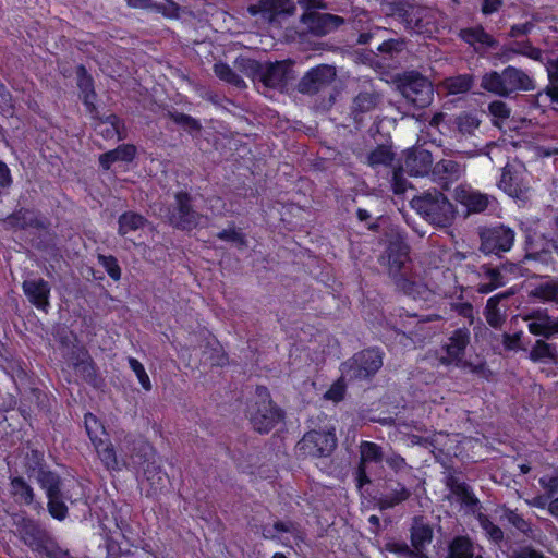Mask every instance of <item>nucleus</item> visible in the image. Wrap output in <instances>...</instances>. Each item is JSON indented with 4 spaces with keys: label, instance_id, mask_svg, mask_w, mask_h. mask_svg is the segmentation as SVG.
I'll return each mask as SVG.
<instances>
[{
    "label": "nucleus",
    "instance_id": "603ef678",
    "mask_svg": "<svg viewBox=\"0 0 558 558\" xmlns=\"http://www.w3.org/2000/svg\"><path fill=\"white\" fill-rule=\"evenodd\" d=\"M219 240L234 243L238 247H247L246 235L235 227L223 229L217 233Z\"/></svg>",
    "mask_w": 558,
    "mask_h": 558
},
{
    "label": "nucleus",
    "instance_id": "cd10ccee",
    "mask_svg": "<svg viewBox=\"0 0 558 558\" xmlns=\"http://www.w3.org/2000/svg\"><path fill=\"white\" fill-rule=\"evenodd\" d=\"M433 539V529L422 517H416L411 526V544L413 549L424 551Z\"/></svg>",
    "mask_w": 558,
    "mask_h": 558
},
{
    "label": "nucleus",
    "instance_id": "864d4df0",
    "mask_svg": "<svg viewBox=\"0 0 558 558\" xmlns=\"http://www.w3.org/2000/svg\"><path fill=\"white\" fill-rule=\"evenodd\" d=\"M481 527L484 530L486 536L494 543L499 544L504 541V531L493 523L488 517L484 514L478 515Z\"/></svg>",
    "mask_w": 558,
    "mask_h": 558
},
{
    "label": "nucleus",
    "instance_id": "e2e57ef3",
    "mask_svg": "<svg viewBox=\"0 0 558 558\" xmlns=\"http://www.w3.org/2000/svg\"><path fill=\"white\" fill-rule=\"evenodd\" d=\"M77 86L83 94L95 92L92 76L87 73L84 65H78L76 69Z\"/></svg>",
    "mask_w": 558,
    "mask_h": 558
},
{
    "label": "nucleus",
    "instance_id": "69168bd1",
    "mask_svg": "<svg viewBox=\"0 0 558 558\" xmlns=\"http://www.w3.org/2000/svg\"><path fill=\"white\" fill-rule=\"evenodd\" d=\"M43 461H44L43 453L39 452L38 450H32L26 456V462H25L26 472L28 474H31V472H34V471L39 472V470L43 469L41 468Z\"/></svg>",
    "mask_w": 558,
    "mask_h": 558
},
{
    "label": "nucleus",
    "instance_id": "0eeeda50",
    "mask_svg": "<svg viewBox=\"0 0 558 558\" xmlns=\"http://www.w3.org/2000/svg\"><path fill=\"white\" fill-rule=\"evenodd\" d=\"M399 88L403 97L416 108H426L433 101L432 82L416 71L405 72L400 80Z\"/></svg>",
    "mask_w": 558,
    "mask_h": 558
},
{
    "label": "nucleus",
    "instance_id": "f704fd0d",
    "mask_svg": "<svg viewBox=\"0 0 558 558\" xmlns=\"http://www.w3.org/2000/svg\"><path fill=\"white\" fill-rule=\"evenodd\" d=\"M501 518L511 524L517 531L522 533L525 537L535 539L536 530L532 527L531 522L525 520L522 514L517 510L504 508Z\"/></svg>",
    "mask_w": 558,
    "mask_h": 558
},
{
    "label": "nucleus",
    "instance_id": "774afa93",
    "mask_svg": "<svg viewBox=\"0 0 558 558\" xmlns=\"http://www.w3.org/2000/svg\"><path fill=\"white\" fill-rule=\"evenodd\" d=\"M538 482L548 497L558 494V473L556 475H544Z\"/></svg>",
    "mask_w": 558,
    "mask_h": 558
},
{
    "label": "nucleus",
    "instance_id": "680f3d73",
    "mask_svg": "<svg viewBox=\"0 0 558 558\" xmlns=\"http://www.w3.org/2000/svg\"><path fill=\"white\" fill-rule=\"evenodd\" d=\"M129 365H130L131 369L136 374L137 379H138L140 384L142 385V387L146 391H149L151 389V384H150V379H149L143 364L134 357H129Z\"/></svg>",
    "mask_w": 558,
    "mask_h": 558
},
{
    "label": "nucleus",
    "instance_id": "7c9ffc66",
    "mask_svg": "<svg viewBox=\"0 0 558 558\" xmlns=\"http://www.w3.org/2000/svg\"><path fill=\"white\" fill-rule=\"evenodd\" d=\"M72 365L76 374L81 376L86 383L96 385V366L86 351H80L75 357H72Z\"/></svg>",
    "mask_w": 558,
    "mask_h": 558
},
{
    "label": "nucleus",
    "instance_id": "3c124183",
    "mask_svg": "<svg viewBox=\"0 0 558 558\" xmlns=\"http://www.w3.org/2000/svg\"><path fill=\"white\" fill-rule=\"evenodd\" d=\"M95 447L97 449V453L100 460L102 461L107 469H118L116 451L111 444H104L102 440L99 439L98 442L96 441Z\"/></svg>",
    "mask_w": 558,
    "mask_h": 558
},
{
    "label": "nucleus",
    "instance_id": "dca6fc26",
    "mask_svg": "<svg viewBox=\"0 0 558 558\" xmlns=\"http://www.w3.org/2000/svg\"><path fill=\"white\" fill-rule=\"evenodd\" d=\"M470 341L471 333L468 328L456 329L448 338V342L442 347L446 355L439 357V363L444 366L462 365Z\"/></svg>",
    "mask_w": 558,
    "mask_h": 558
},
{
    "label": "nucleus",
    "instance_id": "20e7f679",
    "mask_svg": "<svg viewBox=\"0 0 558 558\" xmlns=\"http://www.w3.org/2000/svg\"><path fill=\"white\" fill-rule=\"evenodd\" d=\"M481 87L500 97H509L518 92L534 90L535 84L523 70L508 65L501 72L490 71L484 74Z\"/></svg>",
    "mask_w": 558,
    "mask_h": 558
},
{
    "label": "nucleus",
    "instance_id": "a211bd4d",
    "mask_svg": "<svg viewBox=\"0 0 558 558\" xmlns=\"http://www.w3.org/2000/svg\"><path fill=\"white\" fill-rule=\"evenodd\" d=\"M454 199L466 208L468 214L484 213L496 203L494 196L481 193L466 185H459L454 189Z\"/></svg>",
    "mask_w": 558,
    "mask_h": 558
},
{
    "label": "nucleus",
    "instance_id": "338daca9",
    "mask_svg": "<svg viewBox=\"0 0 558 558\" xmlns=\"http://www.w3.org/2000/svg\"><path fill=\"white\" fill-rule=\"evenodd\" d=\"M484 277L488 280L489 283H493L495 288L502 287L505 284V278L498 267H488L483 266Z\"/></svg>",
    "mask_w": 558,
    "mask_h": 558
},
{
    "label": "nucleus",
    "instance_id": "4468645a",
    "mask_svg": "<svg viewBox=\"0 0 558 558\" xmlns=\"http://www.w3.org/2000/svg\"><path fill=\"white\" fill-rule=\"evenodd\" d=\"M296 7L292 0H259L247 9L253 16L260 15L264 22L279 23L282 19L294 15Z\"/></svg>",
    "mask_w": 558,
    "mask_h": 558
},
{
    "label": "nucleus",
    "instance_id": "c85d7f7f",
    "mask_svg": "<svg viewBox=\"0 0 558 558\" xmlns=\"http://www.w3.org/2000/svg\"><path fill=\"white\" fill-rule=\"evenodd\" d=\"M529 359L534 363L558 364V350L553 343L538 339L533 344L529 353Z\"/></svg>",
    "mask_w": 558,
    "mask_h": 558
},
{
    "label": "nucleus",
    "instance_id": "c03bdc74",
    "mask_svg": "<svg viewBox=\"0 0 558 558\" xmlns=\"http://www.w3.org/2000/svg\"><path fill=\"white\" fill-rule=\"evenodd\" d=\"M505 312L506 310L501 311L499 307L498 296H492L487 300L484 315L490 327L495 329L501 328L506 320Z\"/></svg>",
    "mask_w": 558,
    "mask_h": 558
},
{
    "label": "nucleus",
    "instance_id": "a18cd8bd",
    "mask_svg": "<svg viewBox=\"0 0 558 558\" xmlns=\"http://www.w3.org/2000/svg\"><path fill=\"white\" fill-rule=\"evenodd\" d=\"M47 509L49 514L58 520L63 521L69 514V508L65 505L64 500L69 499V497L62 492L54 495L47 496Z\"/></svg>",
    "mask_w": 558,
    "mask_h": 558
},
{
    "label": "nucleus",
    "instance_id": "f3484780",
    "mask_svg": "<svg viewBox=\"0 0 558 558\" xmlns=\"http://www.w3.org/2000/svg\"><path fill=\"white\" fill-rule=\"evenodd\" d=\"M300 21L306 26V29L315 36H325L340 26L345 20L339 15L320 12H304Z\"/></svg>",
    "mask_w": 558,
    "mask_h": 558
},
{
    "label": "nucleus",
    "instance_id": "052dcab7",
    "mask_svg": "<svg viewBox=\"0 0 558 558\" xmlns=\"http://www.w3.org/2000/svg\"><path fill=\"white\" fill-rule=\"evenodd\" d=\"M387 465L397 474L411 473L412 466L409 465L403 457L398 453H392L385 459Z\"/></svg>",
    "mask_w": 558,
    "mask_h": 558
},
{
    "label": "nucleus",
    "instance_id": "37998d69",
    "mask_svg": "<svg viewBox=\"0 0 558 558\" xmlns=\"http://www.w3.org/2000/svg\"><path fill=\"white\" fill-rule=\"evenodd\" d=\"M554 239H547L543 234L536 232H527L525 235V254L524 260L531 258L536 253L542 252L548 246H553Z\"/></svg>",
    "mask_w": 558,
    "mask_h": 558
},
{
    "label": "nucleus",
    "instance_id": "13d9d810",
    "mask_svg": "<svg viewBox=\"0 0 558 558\" xmlns=\"http://www.w3.org/2000/svg\"><path fill=\"white\" fill-rule=\"evenodd\" d=\"M405 48V41L403 39H389L383 41L377 50L383 54H388L390 58L402 52Z\"/></svg>",
    "mask_w": 558,
    "mask_h": 558
},
{
    "label": "nucleus",
    "instance_id": "6e6552de",
    "mask_svg": "<svg viewBox=\"0 0 558 558\" xmlns=\"http://www.w3.org/2000/svg\"><path fill=\"white\" fill-rule=\"evenodd\" d=\"M192 201L185 191L174 194V202L168 208V221L172 227L190 231L199 225L203 216L194 209Z\"/></svg>",
    "mask_w": 558,
    "mask_h": 558
},
{
    "label": "nucleus",
    "instance_id": "79ce46f5",
    "mask_svg": "<svg viewBox=\"0 0 558 558\" xmlns=\"http://www.w3.org/2000/svg\"><path fill=\"white\" fill-rule=\"evenodd\" d=\"M147 222V219L134 211H125L118 219V233L125 235L130 231H136L143 228Z\"/></svg>",
    "mask_w": 558,
    "mask_h": 558
},
{
    "label": "nucleus",
    "instance_id": "bf43d9fd",
    "mask_svg": "<svg viewBox=\"0 0 558 558\" xmlns=\"http://www.w3.org/2000/svg\"><path fill=\"white\" fill-rule=\"evenodd\" d=\"M488 111L494 117V125H499L498 120L504 121L509 118L510 109L507 104L501 100H494L488 105Z\"/></svg>",
    "mask_w": 558,
    "mask_h": 558
},
{
    "label": "nucleus",
    "instance_id": "1a4fd4ad",
    "mask_svg": "<svg viewBox=\"0 0 558 558\" xmlns=\"http://www.w3.org/2000/svg\"><path fill=\"white\" fill-rule=\"evenodd\" d=\"M387 235V247L380 257L381 264L388 267L389 275L393 278L401 276V270L409 262L410 247L405 236L399 231L391 230Z\"/></svg>",
    "mask_w": 558,
    "mask_h": 558
},
{
    "label": "nucleus",
    "instance_id": "5fc2aeb1",
    "mask_svg": "<svg viewBox=\"0 0 558 558\" xmlns=\"http://www.w3.org/2000/svg\"><path fill=\"white\" fill-rule=\"evenodd\" d=\"M386 549L399 555L400 558H428L424 551L411 549L404 543H388L386 544Z\"/></svg>",
    "mask_w": 558,
    "mask_h": 558
},
{
    "label": "nucleus",
    "instance_id": "b1692460",
    "mask_svg": "<svg viewBox=\"0 0 558 558\" xmlns=\"http://www.w3.org/2000/svg\"><path fill=\"white\" fill-rule=\"evenodd\" d=\"M23 291L28 301L38 308L49 306L50 286L44 279L25 280L23 282Z\"/></svg>",
    "mask_w": 558,
    "mask_h": 558
},
{
    "label": "nucleus",
    "instance_id": "09e8293b",
    "mask_svg": "<svg viewBox=\"0 0 558 558\" xmlns=\"http://www.w3.org/2000/svg\"><path fill=\"white\" fill-rule=\"evenodd\" d=\"M294 524L291 521H276L272 525L266 524L256 526V531L260 532L265 539H276L280 533H291Z\"/></svg>",
    "mask_w": 558,
    "mask_h": 558
},
{
    "label": "nucleus",
    "instance_id": "aec40b11",
    "mask_svg": "<svg viewBox=\"0 0 558 558\" xmlns=\"http://www.w3.org/2000/svg\"><path fill=\"white\" fill-rule=\"evenodd\" d=\"M432 153L421 147H413L405 153L404 171L412 177L429 174L433 165Z\"/></svg>",
    "mask_w": 558,
    "mask_h": 558
},
{
    "label": "nucleus",
    "instance_id": "a878e982",
    "mask_svg": "<svg viewBox=\"0 0 558 558\" xmlns=\"http://www.w3.org/2000/svg\"><path fill=\"white\" fill-rule=\"evenodd\" d=\"M4 225L7 229H20L24 230L27 228L39 229L43 228V222L38 219L36 213L31 209L21 208L9 215Z\"/></svg>",
    "mask_w": 558,
    "mask_h": 558
},
{
    "label": "nucleus",
    "instance_id": "412c9836",
    "mask_svg": "<svg viewBox=\"0 0 558 558\" xmlns=\"http://www.w3.org/2000/svg\"><path fill=\"white\" fill-rule=\"evenodd\" d=\"M429 175L441 189L448 190L451 183L461 177V166L454 160L441 159L432 165Z\"/></svg>",
    "mask_w": 558,
    "mask_h": 558
},
{
    "label": "nucleus",
    "instance_id": "4d7b16f0",
    "mask_svg": "<svg viewBox=\"0 0 558 558\" xmlns=\"http://www.w3.org/2000/svg\"><path fill=\"white\" fill-rule=\"evenodd\" d=\"M98 259H99V263L101 264V266L105 268V270L107 271V274L109 275V277L112 280H114V281L120 280L121 268L118 264V259L114 256L99 255Z\"/></svg>",
    "mask_w": 558,
    "mask_h": 558
},
{
    "label": "nucleus",
    "instance_id": "c756f323",
    "mask_svg": "<svg viewBox=\"0 0 558 558\" xmlns=\"http://www.w3.org/2000/svg\"><path fill=\"white\" fill-rule=\"evenodd\" d=\"M136 147L132 144H123L116 149L109 150L99 156V165L104 170H109L111 165L116 161L130 162L134 159Z\"/></svg>",
    "mask_w": 558,
    "mask_h": 558
},
{
    "label": "nucleus",
    "instance_id": "5701e85b",
    "mask_svg": "<svg viewBox=\"0 0 558 558\" xmlns=\"http://www.w3.org/2000/svg\"><path fill=\"white\" fill-rule=\"evenodd\" d=\"M411 495L412 492L405 484L389 478L386 481V493L378 499V506L381 510L391 509L407 501Z\"/></svg>",
    "mask_w": 558,
    "mask_h": 558
},
{
    "label": "nucleus",
    "instance_id": "6ab92c4d",
    "mask_svg": "<svg viewBox=\"0 0 558 558\" xmlns=\"http://www.w3.org/2000/svg\"><path fill=\"white\" fill-rule=\"evenodd\" d=\"M459 38L473 47L474 51L478 54H484L488 50L498 47V40L488 34L482 25L461 28Z\"/></svg>",
    "mask_w": 558,
    "mask_h": 558
},
{
    "label": "nucleus",
    "instance_id": "e433bc0d",
    "mask_svg": "<svg viewBox=\"0 0 558 558\" xmlns=\"http://www.w3.org/2000/svg\"><path fill=\"white\" fill-rule=\"evenodd\" d=\"M474 84V76L471 74H459L446 77L442 81L444 89L450 95L468 93Z\"/></svg>",
    "mask_w": 558,
    "mask_h": 558
},
{
    "label": "nucleus",
    "instance_id": "4c0bfd02",
    "mask_svg": "<svg viewBox=\"0 0 558 558\" xmlns=\"http://www.w3.org/2000/svg\"><path fill=\"white\" fill-rule=\"evenodd\" d=\"M511 53L522 54L532 60L544 62V51L534 47L529 40L513 43L508 49L504 51L502 57L506 60H509V56Z\"/></svg>",
    "mask_w": 558,
    "mask_h": 558
},
{
    "label": "nucleus",
    "instance_id": "49530a36",
    "mask_svg": "<svg viewBox=\"0 0 558 558\" xmlns=\"http://www.w3.org/2000/svg\"><path fill=\"white\" fill-rule=\"evenodd\" d=\"M360 463L366 465L374 462L379 463L384 460L383 448L372 441H362L360 445Z\"/></svg>",
    "mask_w": 558,
    "mask_h": 558
},
{
    "label": "nucleus",
    "instance_id": "de8ad7c7",
    "mask_svg": "<svg viewBox=\"0 0 558 558\" xmlns=\"http://www.w3.org/2000/svg\"><path fill=\"white\" fill-rule=\"evenodd\" d=\"M533 298L558 303V281L548 280L537 284L532 291Z\"/></svg>",
    "mask_w": 558,
    "mask_h": 558
},
{
    "label": "nucleus",
    "instance_id": "423d86ee",
    "mask_svg": "<svg viewBox=\"0 0 558 558\" xmlns=\"http://www.w3.org/2000/svg\"><path fill=\"white\" fill-rule=\"evenodd\" d=\"M256 395L258 400L250 409V422L256 432L267 434L283 421L284 411L272 402L266 387L257 386Z\"/></svg>",
    "mask_w": 558,
    "mask_h": 558
},
{
    "label": "nucleus",
    "instance_id": "9d476101",
    "mask_svg": "<svg viewBox=\"0 0 558 558\" xmlns=\"http://www.w3.org/2000/svg\"><path fill=\"white\" fill-rule=\"evenodd\" d=\"M236 62L250 70L266 87L283 88L287 85L289 68L283 62L262 64L251 59H241Z\"/></svg>",
    "mask_w": 558,
    "mask_h": 558
},
{
    "label": "nucleus",
    "instance_id": "9b49d317",
    "mask_svg": "<svg viewBox=\"0 0 558 558\" xmlns=\"http://www.w3.org/2000/svg\"><path fill=\"white\" fill-rule=\"evenodd\" d=\"M337 447V437L329 430H310L298 442L301 456L322 458L330 456Z\"/></svg>",
    "mask_w": 558,
    "mask_h": 558
},
{
    "label": "nucleus",
    "instance_id": "39448f33",
    "mask_svg": "<svg viewBox=\"0 0 558 558\" xmlns=\"http://www.w3.org/2000/svg\"><path fill=\"white\" fill-rule=\"evenodd\" d=\"M381 366L383 352L375 348L365 349L341 364V378L348 383L369 380Z\"/></svg>",
    "mask_w": 558,
    "mask_h": 558
},
{
    "label": "nucleus",
    "instance_id": "393cba45",
    "mask_svg": "<svg viewBox=\"0 0 558 558\" xmlns=\"http://www.w3.org/2000/svg\"><path fill=\"white\" fill-rule=\"evenodd\" d=\"M498 186L506 194L518 199H523L527 191L520 175L508 165L502 169Z\"/></svg>",
    "mask_w": 558,
    "mask_h": 558
},
{
    "label": "nucleus",
    "instance_id": "c9c22d12",
    "mask_svg": "<svg viewBox=\"0 0 558 558\" xmlns=\"http://www.w3.org/2000/svg\"><path fill=\"white\" fill-rule=\"evenodd\" d=\"M396 158V154L392 151L390 146L378 145L371 150L366 156V163L373 169L379 167H391Z\"/></svg>",
    "mask_w": 558,
    "mask_h": 558
},
{
    "label": "nucleus",
    "instance_id": "8fccbe9b",
    "mask_svg": "<svg viewBox=\"0 0 558 558\" xmlns=\"http://www.w3.org/2000/svg\"><path fill=\"white\" fill-rule=\"evenodd\" d=\"M215 74L222 81L239 87H245V83L242 77L236 74L233 69H231L227 63L219 62L214 65Z\"/></svg>",
    "mask_w": 558,
    "mask_h": 558
},
{
    "label": "nucleus",
    "instance_id": "ea45409f",
    "mask_svg": "<svg viewBox=\"0 0 558 558\" xmlns=\"http://www.w3.org/2000/svg\"><path fill=\"white\" fill-rule=\"evenodd\" d=\"M36 480L40 487L45 490L46 496L62 493V480L56 472L40 469L39 472H37Z\"/></svg>",
    "mask_w": 558,
    "mask_h": 558
},
{
    "label": "nucleus",
    "instance_id": "f03ea898",
    "mask_svg": "<svg viewBox=\"0 0 558 558\" xmlns=\"http://www.w3.org/2000/svg\"><path fill=\"white\" fill-rule=\"evenodd\" d=\"M410 205L426 222L436 228L450 227L456 219L454 206L436 189L414 196Z\"/></svg>",
    "mask_w": 558,
    "mask_h": 558
},
{
    "label": "nucleus",
    "instance_id": "58836bf2",
    "mask_svg": "<svg viewBox=\"0 0 558 558\" xmlns=\"http://www.w3.org/2000/svg\"><path fill=\"white\" fill-rule=\"evenodd\" d=\"M126 4L133 9L151 10L170 17L177 16L179 11V5L174 2L165 5L156 3L153 0H126Z\"/></svg>",
    "mask_w": 558,
    "mask_h": 558
},
{
    "label": "nucleus",
    "instance_id": "ddd939ff",
    "mask_svg": "<svg viewBox=\"0 0 558 558\" xmlns=\"http://www.w3.org/2000/svg\"><path fill=\"white\" fill-rule=\"evenodd\" d=\"M141 451H143L144 460L138 463L141 464L149 485L146 496L156 497L167 488L169 476L165 471H162L161 464L156 460L151 447L143 445L141 447Z\"/></svg>",
    "mask_w": 558,
    "mask_h": 558
},
{
    "label": "nucleus",
    "instance_id": "0e129e2a",
    "mask_svg": "<svg viewBox=\"0 0 558 558\" xmlns=\"http://www.w3.org/2000/svg\"><path fill=\"white\" fill-rule=\"evenodd\" d=\"M168 116L174 123H177L179 125L186 126L191 130H199L201 129L199 122L189 114H185L182 112H169Z\"/></svg>",
    "mask_w": 558,
    "mask_h": 558
},
{
    "label": "nucleus",
    "instance_id": "bb28decb",
    "mask_svg": "<svg viewBox=\"0 0 558 558\" xmlns=\"http://www.w3.org/2000/svg\"><path fill=\"white\" fill-rule=\"evenodd\" d=\"M530 318L532 322L529 324V331L532 335L549 339L555 333H558V323L546 313L537 311L533 313Z\"/></svg>",
    "mask_w": 558,
    "mask_h": 558
},
{
    "label": "nucleus",
    "instance_id": "f257e3e1",
    "mask_svg": "<svg viewBox=\"0 0 558 558\" xmlns=\"http://www.w3.org/2000/svg\"><path fill=\"white\" fill-rule=\"evenodd\" d=\"M14 535L33 553L47 558H71L68 549L58 544L52 533L38 520L15 514Z\"/></svg>",
    "mask_w": 558,
    "mask_h": 558
},
{
    "label": "nucleus",
    "instance_id": "2eb2a0df",
    "mask_svg": "<svg viewBox=\"0 0 558 558\" xmlns=\"http://www.w3.org/2000/svg\"><path fill=\"white\" fill-rule=\"evenodd\" d=\"M336 69L320 64L307 71L298 84V90L304 95H315L327 88L336 78Z\"/></svg>",
    "mask_w": 558,
    "mask_h": 558
},
{
    "label": "nucleus",
    "instance_id": "a19ab883",
    "mask_svg": "<svg viewBox=\"0 0 558 558\" xmlns=\"http://www.w3.org/2000/svg\"><path fill=\"white\" fill-rule=\"evenodd\" d=\"M120 126L121 121L119 117L116 114H109L100 119L96 130L104 138L112 140L117 137L118 140H122L123 135L121 134Z\"/></svg>",
    "mask_w": 558,
    "mask_h": 558
},
{
    "label": "nucleus",
    "instance_id": "72a5a7b5",
    "mask_svg": "<svg viewBox=\"0 0 558 558\" xmlns=\"http://www.w3.org/2000/svg\"><path fill=\"white\" fill-rule=\"evenodd\" d=\"M452 123L454 131L462 138L473 136L481 125V120L476 114L464 111L456 116Z\"/></svg>",
    "mask_w": 558,
    "mask_h": 558
},
{
    "label": "nucleus",
    "instance_id": "2f4dec72",
    "mask_svg": "<svg viewBox=\"0 0 558 558\" xmlns=\"http://www.w3.org/2000/svg\"><path fill=\"white\" fill-rule=\"evenodd\" d=\"M10 493L16 504L29 506L35 500L33 487L22 476L10 480Z\"/></svg>",
    "mask_w": 558,
    "mask_h": 558
},
{
    "label": "nucleus",
    "instance_id": "7ed1b4c3",
    "mask_svg": "<svg viewBox=\"0 0 558 558\" xmlns=\"http://www.w3.org/2000/svg\"><path fill=\"white\" fill-rule=\"evenodd\" d=\"M381 11L399 20L405 29L416 34L433 32L434 14L429 8L422 7L408 0H381Z\"/></svg>",
    "mask_w": 558,
    "mask_h": 558
},
{
    "label": "nucleus",
    "instance_id": "6e6d98bb",
    "mask_svg": "<svg viewBox=\"0 0 558 558\" xmlns=\"http://www.w3.org/2000/svg\"><path fill=\"white\" fill-rule=\"evenodd\" d=\"M451 493L456 495L461 500V502L468 507L477 506L480 502L478 499L473 494L472 488L465 482H463L461 485L456 486V488H453Z\"/></svg>",
    "mask_w": 558,
    "mask_h": 558
},
{
    "label": "nucleus",
    "instance_id": "f8f14e48",
    "mask_svg": "<svg viewBox=\"0 0 558 558\" xmlns=\"http://www.w3.org/2000/svg\"><path fill=\"white\" fill-rule=\"evenodd\" d=\"M480 251L484 254L500 255L510 251L514 243V231L504 225L485 227L480 230Z\"/></svg>",
    "mask_w": 558,
    "mask_h": 558
},
{
    "label": "nucleus",
    "instance_id": "473e14b6",
    "mask_svg": "<svg viewBox=\"0 0 558 558\" xmlns=\"http://www.w3.org/2000/svg\"><path fill=\"white\" fill-rule=\"evenodd\" d=\"M447 558H484L475 553V546L468 536H456L449 544Z\"/></svg>",
    "mask_w": 558,
    "mask_h": 558
},
{
    "label": "nucleus",
    "instance_id": "4be33fe9",
    "mask_svg": "<svg viewBox=\"0 0 558 558\" xmlns=\"http://www.w3.org/2000/svg\"><path fill=\"white\" fill-rule=\"evenodd\" d=\"M380 94L375 90L359 93L352 102L351 117L359 128L364 121V114L373 111L380 102Z\"/></svg>",
    "mask_w": 558,
    "mask_h": 558
}]
</instances>
